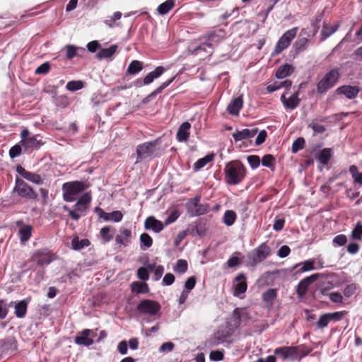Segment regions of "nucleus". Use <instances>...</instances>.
Instances as JSON below:
<instances>
[{"mask_svg":"<svg viewBox=\"0 0 362 362\" xmlns=\"http://www.w3.org/2000/svg\"><path fill=\"white\" fill-rule=\"evenodd\" d=\"M131 235L132 232L130 230L126 228L121 230L119 234L115 238V242L117 245L126 247L130 243Z\"/></svg>","mask_w":362,"mask_h":362,"instance_id":"28","label":"nucleus"},{"mask_svg":"<svg viewBox=\"0 0 362 362\" xmlns=\"http://www.w3.org/2000/svg\"><path fill=\"white\" fill-rule=\"evenodd\" d=\"M33 260L41 267L50 264L55 259L54 255L47 249H40L35 252L32 256Z\"/></svg>","mask_w":362,"mask_h":362,"instance_id":"12","label":"nucleus"},{"mask_svg":"<svg viewBox=\"0 0 362 362\" xmlns=\"http://www.w3.org/2000/svg\"><path fill=\"white\" fill-rule=\"evenodd\" d=\"M50 69L49 64L48 62L43 63L39 66L35 71V74H46L49 72Z\"/></svg>","mask_w":362,"mask_h":362,"instance_id":"54","label":"nucleus"},{"mask_svg":"<svg viewBox=\"0 0 362 362\" xmlns=\"http://www.w3.org/2000/svg\"><path fill=\"white\" fill-rule=\"evenodd\" d=\"M331 156H332L331 148H325L320 152V153L317 156V159L322 164L327 165L328 163Z\"/></svg>","mask_w":362,"mask_h":362,"instance_id":"39","label":"nucleus"},{"mask_svg":"<svg viewBox=\"0 0 362 362\" xmlns=\"http://www.w3.org/2000/svg\"><path fill=\"white\" fill-rule=\"evenodd\" d=\"M161 306L159 303L150 300L144 299L140 301L136 309L141 315L149 317H160Z\"/></svg>","mask_w":362,"mask_h":362,"instance_id":"6","label":"nucleus"},{"mask_svg":"<svg viewBox=\"0 0 362 362\" xmlns=\"http://www.w3.org/2000/svg\"><path fill=\"white\" fill-rule=\"evenodd\" d=\"M276 297V290L270 288L262 294V299L265 302H272Z\"/></svg>","mask_w":362,"mask_h":362,"instance_id":"48","label":"nucleus"},{"mask_svg":"<svg viewBox=\"0 0 362 362\" xmlns=\"http://www.w3.org/2000/svg\"><path fill=\"white\" fill-rule=\"evenodd\" d=\"M110 231L111 228L108 226L101 228L100 233L105 242H109L112 239V235L110 234Z\"/></svg>","mask_w":362,"mask_h":362,"instance_id":"53","label":"nucleus"},{"mask_svg":"<svg viewBox=\"0 0 362 362\" xmlns=\"http://www.w3.org/2000/svg\"><path fill=\"white\" fill-rule=\"evenodd\" d=\"M90 245V242L88 239L79 240L78 238H73L71 241L72 248L75 250H80Z\"/></svg>","mask_w":362,"mask_h":362,"instance_id":"37","label":"nucleus"},{"mask_svg":"<svg viewBox=\"0 0 362 362\" xmlns=\"http://www.w3.org/2000/svg\"><path fill=\"white\" fill-rule=\"evenodd\" d=\"M66 88L69 91H76L83 88V82L81 81H71L67 83Z\"/></svg>","mask_w":362,"mask_h":362,"instance_id":"44","label":"nucleus"},{"mask_svg":"<svg viewBox=\"0 0 362 362\" xmlns=\"http://www.w3.org/2000/svg\"><path fill=\"white\" fill-rule=\"evenodd\" d=\"M249 318V313L246 309L238 308L233 310L232 320L234 327H239L245 325Z\"/></svg>","mask_w":362,"mask_h":362,"instance_id":"14","label":"nucleus"},{"mask_svg":"<svg viewBox=\"0 0 362 362\" xmlns=\"http://www.w3.org/2000/svg\"><path fill=\"white\" fill-rule=\"evenodd\" d=\"M132 289L137 293H145L148 291V285L146 283L135 281L132 284Z\"/></svg>","mask_w":362,"mask_h":362,"instance_id":"42","label":"nucleus"},{"mask_svg":"<svg viewBox=\"0 0 362 362\" xmlns=\"http://www.w3.org/2000/svg\"><path fill=\"white\" fill-rule=\"evenodd\" d=\"M76 47L74 45H66V58L69 59H73L76 55Z\"/></svg>","mask_w":362,"mask_h":362,"instance_id":"59","label":"nucleus"},{"mask_svg":"<svg viewBox=\"0 0 362 362\" xmlns=\"http://www.w3.org/2000/svg\"><path fill=\"white\" fill-rule=\"evenodd\" d=\"M173 81V78L168 80L165 82H163L159 87H158L154 91H153L150 95L149 98H154L158 94L160 93L165 88H167Z\"/></svg>","mask_w":362,"mask_h":362,"instance_id":"47","label":"nucleus"},{"mask_svg":"<svg viewBox=\"0 0 362 362\" xmlns=\"http://www.w3.org/2000/svg\"><path fill=\"white\" fill-rule=\"evenodd\" d=\"M95 211L98 214V216L103 218L105 221H113L115 222H119L123 217V214L120 211H115L112 213H106L99 207H96Z\"/></svg>","mask_w":362,"mask_h":362,"instance_id":"20","label":"nucleus"},{"mask_svg":"<svg viewBox=\"0 0 362 362\" xmlns=\"http://www.w3.org/2000/svg\"><path fill=\"white\" fill-rule=\"evenodd\" d=\"M93 332L91 329H86L83 330L80 335L76 337L74 341L78 345H83L85 346H89L94 343L93 339L88 337V336Z\"/></svg>","mask_w":362,"mask_h":362,"instance_id":"25","label":"nucleus"},{"mask_svg":"<svg viewBox=\"0 0 362 362\" xmlns=\"http://www.w3.org/2000/svg\"><path fill=\"white\" fill-rule=\"evenodd\" d=\"M165 71V69L163 66H158L155 70L147 74L143 79L144 85H149L155 79L159 78Z\"/></svg>","mask_w":362,"mask_h":362,"instance_id":"30","label":"nucleus"},{"mask_svg":"<svg viewBox=\"0 0 362 362\" xmlns=\"http://www.w3.org/2000/svg\"><path fill=\"white\" fill-rule=\"evenodd\" d=\"M214 159V155L213 154H209L206 155L205 157L199 159L194 164V170L195 171H198L201 170L202 168H204L207 163L211 162Z\"/></svg>","mask_w":362,"mask_h":362,"instance_id":"36","label":"nucleus"},{"mask_svg":"<svg viewBox=\"0 0 362 362\" xmlns=\"http://www.w3.org/2000/svg\"><path fill=\"white\" fill-rule=\"evenodd\" d=\"M314 262L315 261L313 259H309L298 264V266L302 265V267L299 269V271L301 272H305L313 270L315 269ZM296 267H298V265H296Z\"/></svg>","mask_w":362,"mask_h":362,"instance_id":"46","label":"nucleus"},{"mask_svg":"<svg viewBox=\"0 0 362 362\" xmlns=\"http://www.w3.org/2000/svg\"><path fill=\"white\" fill-rule=\"evenodd\" d=\"M293 71V67L292 65L285 64L279 67L276 72V76L278 78H284L286 76H290Z\"/></svg>","mask_w":362,"mask_h":362,"instance_id":"33","label":"nucleus"},{"mask_svg":"<svg viewBox=\"0 0 362 362\" xmlns=\"http://www.w3.org/2000/svg\"><path fill=\"white\" fill-rule=\"evenodd\" d=\"M361 89L356 86H341L337 89L338 94L344 95L348 99H354L357 97Z\"/></svg>","mask_w":362,"mask_h":362,"instance_id":"21","label":"nucleus"},{"mask_svg":"<svg viewBox=\"0 0 362 362\" xmlns=\"http://www.w3.org/2000/svg\"><path fill=\"white\" fill-rule=\"evenodd\" d=\"M117 350L122 355L127 354L128 350V344L127 341L123 340L120 341L117 346Z\"/></svg>","mask_w":362,"mask_h":362,"instance_id":"63","label":"nucleus"},{"mask_svg":"<svg viewBox=\"0 0 362 362\" xmlns=\"http://www.w3.org/2000/svg\"><path fill=\"white\" fill-rule=\"evenodd\" d=\"M340 74L337 69H331L325 74L317 84V91L320 94H325L333 88L337 83Z\"/></svg>","mask_w":362,"mask_h":362,"instance_id":"5","label":"nucleus"},{"mask_svg":"<svg viewBox=\"0 0 362 362\" xmlns=\"http://www.w3.org/2000/svg\"><path fill=\"white\" fill-rule=\"evenodd\" d=\"M175 344L173 342L168 341L163 343L159 349L160 352L171 351L173 350Z\"/></svg>","mask_w":362,"mask_h":362,"instance_id":"62","label":"nucleus"},{"mask_svg":"<svg viewBox=\"0 0 362 362\" xmlns=\"http://www.w3.org/2000/svg\"><path fill=\"white\" fill-rule=\"evenodd\" d=\"M16 225L19 228L18 237L21 243L24 244L28 242L33 232V227L30 225L25 224L22 220L16 222Z\"/></svg>","mask_w":362,"mask_h":362,"instance_id":"15","label":"nucleus"},{"mask_svg":"<svg viewBox=\"0 0 362 362\" xmlns=\"http://www.w3.org/2000/svg\"><path fill=\"white\" fill-rule=\"evenodd\" d=\"M137 276L140 279L143 281L148 280L149 278L148 269H146L145 267H140L137 270Z\"/></svg>","mask_w":362,"mask_h":362,"instance_id":"61","label":"nucleus"},{"mask_svg":"<svg viewBox=\"0 0 362 362\" xmlns=\"http://www.w3.org/2000/svg\"><path fill=\"white\" fill-rule=\"evenodd\" d=\"M157 141L145 142L140 144L136 148V163H139L144 159L152 158L156 154L157 150Z\"/></svg>","mask_w":362,"mask_h":362,"instance_id":"8","label":"nucleus"},{"mask_svg":"<svg viewBox=\"0 0 362 362\" xmlns=\"http://www.w3.org/2000/svg\"><path fill=\"white\" fill-rule=\"evenodd\" d=\"M298 31V28L295 27L288 30H287L283 35L280 37L279 41L277 42L272 55H276L280 54L283 50L286 49L291 44L292 40L296 37Z\"/></svg>","mask_w":362,"mask_h":362,"instance_id":"10","label":"nucleus"},{"mask_svg":"<svg viewBox=\"0 0 362 362\" xmlns=\"http://www.w3.org/2000/svg\"><path fill=\"white\" fill-rule=\"evenodd\" d=\"M237 216L235 211L233 210H227L223 215V221L227 226H232Z\"/></svg>","mask_w":362,"mask_h":362,"instance_id":"38","label":"nucleus"},{"mask_svg":"<svg viewBox=\"0 0 362 362\" xmlns=\"http://www.w3.org/2000/svg\"><path fill=\"white\" fill-rule=\"evenodd\" d=\"M270 254V248L265 243H262L254 251L252 262L257 264L264 260Z\"/></svg>","mask_w":362,"mask_h":362,"instance_id":"17","label":"nucleus"},{"mask_svg":"<svg viewBox=\"0 0 362 362\" xmlns=\"http://www.w3.org/2000/svg\"><path fill=\"white\" fill-rule=\"evenodd\" d=\"M180 214L177 211H173L165 219V223H163L165 226H167L173 223H174L179 217Z\"/></svg>","mask_w":362,"mask_h":362,"instance_id":"57","label":"nucleus"},{"mask_svg":"<svg viewBox=\"0 0 362 362\" xmlns=\"http://www.w3.org/2000/svg\"><path fill=\"white\" fill-rule=\"evenodd\" d=\"M305 144V140L302 137L296 139L292 144V151L293 153L298 152L299 150L303 149Z\"/></svg>","mask_w":362,"mask_h":362,"instance_id":"52","label":"nucleus"},{"mask_svg":"<svg viewBox=\"0 0 362 362\" xmlns=\"http://www.w3.org/2000/svg\"><path fill=\"white\" fill-rule=\"evenodd\" d=\"M247 162L252 169H256L259 166L260 158L258 156L252 155L249 156L247 158Z\"/></svg>","mask_w":362,"mask_h":362,"instance_id":"51","label":"nucleus"},{"mask_svg":"<svg viewBox=\"0 0 362 362\" xmlns=\"http://www.w3.org/2000/svg\"><path fill=\"white\" fill-rule=\"evenodd\" d=\"M298 91L295 92L292 94L288 98H286V95L283 94L281 96V101L282 102L284 107L288 110H294L296 109L299 103L300 99L298 98Z\"/></svg>","mask_w":362,"mask_h":362,"instance_id":"19","label":"nucleus"},{"mask_svg":"<svg viewBox=\"0 0 362 362\" xmlns=\"http://www.w3.org/2000/svg\"><path fill=\"white\" fill-rule=\"evenodd\" d=\"M347 241V238L344 235H338L333 239V244L336 246H342L345 245Z\"/></svg>","mask_w":362,"mask_h":362,"instance_id":"58","label":"nucleus"},{"mask_svg":"<svg viewBox=\"0 0 362 362\" xmlns=\"http://www.w3.org/2000/svg\"><path fill=\"white\" fill-rule=\"evenodd\" d=\"M225 182L230 185H237L245 176V168L239 160L228 162L224 168Z\"/></svg>","mask_w":362,"mask_h":362,"instance_id":"1","label":"nucleus"},{"mask_svg":"<svg viewBox=\"0 0 362 362\" xmlns=\"http://www.w3.org/2000/svg\"><path fill=\"white\" fill-rule=\"evenodd\" d=\"M165 226L154 216L148 217L144 222V228L146 230H153L155 233H159L163 230Z\"/></svg>","mask_w":362,"mask_h":362,"instance_id":"23","label":"nucleus"},{"mask_svg":"<svg viewBox=\"0 0 362 362\" xmlns=\"http://www.w3.org/2000/svg\"><path fill=\"white\" fill-rule=\"evenodd\" d=\"M243 101L242 97H238L230 101L228 105L227 110L230 115H238L243 107Z\"/></svg>","mask_w":362,"mask_h":362,"instance_id":"27","label":"nucleus"},{"mask_svg":"<svg viewBox=\"0 0 362 362\" xmlns=\"http://www.w3.org/2000/svg\"><path fill=\"white\" fill-rule=\"evenodd\" d=\"M308 127L311 128L315 133H323L325 132L326 128L324 125L313 122L308 124Z\"/></svg>","mask_w":362,"mask_h":362,"instance_id":"55","label":"nucleus"},{"mask_svg":"<svg viewBox=\"0 0 362 362\" xmlns=\"http://www.w3.org/2000/svg\"><path fill=\"white\" fill-rule=\"evenodd\" d=\"M226 36L223 29L216 28L206 35V42L202 43L194 51L195 54H199L202 51L209 55L212 54L213 45L221 42Z\"/></svg>","mask_w":362,"mask_h":362,"instance_id":"2","label":"nucleus"},{"mask_svg":"<svg viewBox=\"0 0 362 362\" xmlns=\"http://www.w3.org/2000/svg\"><path fill=\"white\" fill-rule=\"evenodd\" d=\"M14 190L22 197H26L30 199H35L37 197L36 192L23 180L16 178Z\"/></svg>","mask_w":362,"mask_h":362,"instance_id":"11","label":"nucleus"},{"mask_svg":"<svg viewBox=\"0 0 362 362\" xmlns=\"http://www.w3.org/2000/svg\"><path fill=\"white\" fill-rule=\"evenodd\" d=\"M191 128V124L185 122L182 123L176 134V139L179 142L186 141L189 136V130Z\"/></svg>","mask_w":362,"mask_h":362,"instance_id":"26","label":"nucleus"},{"mask_svg":"<svg viewBox=\"0 0 362 362\" xmlns=\"http://www.w3.org/2000/svg\"><path fill=\"white\" fill-rule=\"evenodd\" d=\"M286 355L287 358L296 359L298 356V350L297 347L285 346Z\"/></svg>","mask_w":362,"mask_h":362,"instance_id":"49","label":"nucleus"},{"mask_svg":"<svg viewBox=\"0 0 362 362\" xmlns=\"http://www.w3.org/2000/svg\"><path fill=\"white\" fill-rule=\"evenodd\" d=\"M339 27V23H335L334 25H329L326 23H323L322 29L321 30V41H324L329 37H330L332 34H334Z\"/></svg>","mask_w":362,"mask_h":362,"instance_id":"29","label":"nucleus"},{"mask_svg":"<svg viewBox=\"0 0 362 362\" xmlns=\"http://www.w3.org/2000/svg\"><path fill=\"white\" fill-rule=\"evenodd\" d=\"M22 146L26 151H33L38 149L41 146L44 145V142L38 139L39 135L30 136V132L28 129H23L21 133Z\"/></svg>","mask_w":362,"mask_h":362,"instance_id":"7","label":"nucleus"},{"mask_svg":"<svg viewBox=\"0 0 362 362\" xmlns=\"http://www.w3.org/2000/svg\"><path fill=\"white\" fill-rule=\"evenodd\" d=\"M91 200L92 197L90 192H86L80 197L74 204L73 209H69L67 206H64L63 209L68 212L72 219L78 221L82 216L86 214Z\"/></svg>","mask_w":362,"mask_h":362,"instance_id":"3","label":"nucleus"},{"mask_svg":"<svg viewBox=\"0 0 362 362\" xmlns=\"http://www.w3.org/2000/svg\"><path fill=\"white\" fill-rule=\"evenodd\" d=\"M274 160V158L273 156L267 154L262 158V163L265 167L272 168Z\"/></svg>","mask_w":362,"mask_h":362,"instance_id":"60","label":"nucleus"},{"mask_svg":"<svg viewBox=\"0 0 362 362\" xmlns=\"http://www.w3.org/2000/svg\"><path fill=\"white\" fill-rule=\"evenodd\" d=\"M27 311V303L24 300L18 303L15 306V315L17 317H23Z\"/></svg>","mask_w":362,"mask_h":362,"instance_id":"40","label":"nucleus"},{"mask_svg":"<svg viewBox=\"0 0 362 362\" xmlns=\"http://www.w3.org/2000/svg\"><path fill=\"white\" fill-rule=\"evenodd\" d=\"M143 69V63L138 60L132 61L128 66L127 73L135 75Z\"/></svg>","mask_w":362,"mask_h":362,"instance_id":"35","label":"nucleus"},{"mask_svg":"<svg viewBox=\"0 0 362 362\" xmlns=\"http://www.w3.org/2000/svg\"><path fill=\"white\" fill-rule=\"evenodd\" d=\"M21 144H16L13 147L11 148L9 151V156L11 158H13L18 156L21 153L22 147Z\"/></svg>","mask_w":362,"mask_h":362,"instance_id":"56","label":"nucleus"},{"mask_svg":"<svg viewBox=\"0 0 362 362\" xmlns=\"http://www.w3.org/2000/svg\"><path fill=\"white\" fill-rule=\"evenodd\" d=\"M329 322H331L330 316L326 313L319 317L317 325L319 328L322 329L327 327Z\"/></svg>","mask_w":362,"mask_h":362,"instance_id":"50","label":"nucleus"},{"mask_svg":"<svg viewBox=\"0 0 362 362\" xmlns=\"http://www.w3.org/2000/svg\"><path fill=\"white\" fill-rule=\"evenodd\" d=\"M117 49V46L116 45H112L108 48L101 49L97 53L96 57L99 59L110 58L116 52Z\"/></svg>","mask_w":362,"mask_h":362,"instance_id":"34","label":"nucleus"},{"mask_svg":"<svg viewBox=\"0 0 362 362\" xmlns=\"http://www.w3.org/2000/svg\"><path fill=\"white\" fill-rule=\"evenodd\" d=\"M122 14L121 12L116 11L112 16L107 17V18L104 21V23L109 28H113L115 25L116 21L119 20L122 18Z\"/></svg>","mask_w":362,"mask_h":362,"instance_id":"43","label":"nucleus"},{"mask_svg":"<svg viewBox=\"0 0 362 362\" xmlns=\"http://www.w3.org/2000/svg\"><path fill=\"white\" fill-rule=\"evenodd\" d=\"M319 274H313L310 276L305 277L303 279H302L297 286L296 293L298 296L300 297L303 296L307 291L308 287L311 284L315 282L319 278Z\"/></svg>","mask_w":362,"mask_h":362,"instance_id":"16","label":"nucleus"},{"mask_svg":"<svg viewBox=\"0 0 362 362\" xmlns=\"http://www.w3.org/2000/svg\"><path fill=\"white\" fill-rule=\"evenodd\" d=\"M257 133V128L244 129L233 133V138L235 141H239L254 137Z\"/></svg>","mask_w":362,"mask_h":362,"instance_id":"24","label":"nucleus"},{"mask_svg":"<svg viewBox=\"0 0 362 362\" xmlns=\"http://www.w3.org/2000/svg\"><path fill=\"white\" fill-rule=\"evenodd\" d=\"M165 71V69L163 66H158L155 70L147 74L143 79L144 85H149L155 79L159 78Z\"/></svg>","mask_w":362,"mask_h":362,"instance_id":"31","label":"nucleus"},{"mask_svg":"<svg viewBox=\"0 0 362 362\" xmlns=\"http://www.w3.org/2000/svg\"><path fill=\"white\" fill-rule=\"evenodd\" d=\"M188 268L187 262L185 259H178L176 266L174 269L175 272L180 274H184L187 272Z\"/></svg>","mask_w":362,"mask_h":362,"instance_id":"45","label":"nucleus"},{"mask_svg":"<svg viewBox=\"0 0 362 362\" xmlns=\"http://www.w3.org/2000/svg\"><path fill=\"white\" fill-rule=\"evenodd\" d=\"M186 209L191 216H197L206 214L209 211L208 204L200 203V197H196L190 199L186 203Z\"/></svg>","mask_w":362,"mask_h":362,"instance_id":"9","label":"nucleus"},{"mask_svg":"<svg viewBox=\"0 0 362 362\" xmlns=\"http://www.w3.org/2000/svg\"><path fill=\"white\" fill-rule=\"evenodd\" d=\"M247 288L246 277L243 274H239L234 279L233 289L235 296L243 298V295Z\"/></svg>","mask_w":362,"mask_h":362,"instance_id":"13","label":"nucleus"},{"mask_svg":"<svg viewBox=\"0 0 362 362\" xmlns=\"http://www.w3.org/2000/svg\"><path fill=\"white\" fill-rule=\"evenodd\" d=\"M175 6V0H166L157 8V12L160 16L167 14Z\"/></svg>","mask_w":362,"mask_h":362,"instance_id":"32","label":"nucleus"},{"mask_svg":"<svg viewBox=\"0 0 362 362\" xmlns=\"http://www.w3.org/2000/svg\"><path fill=\"white\" fill-rule=\"evenodd\" d=\"M140 243L141 249L145 250L146 249L151 247L153 244V240L148 233H144L140 235Z\"/></svg>","mask_w":362,"mask_h":362,"instance_id":"41","label":"nucleus"},{"mask_svg":"<svg viewBox=\"0 0 362 362\" xmlns=\"http://www.w3.org/2000/svg\"><path fill=\"white\" fill-rule=\"evenodd\" d=\"M16 171L23 178L33 183L36 185H42L43 182L40 175L32 172H29L21 165L17 166Z\"/></svg>","mask_w":362,"mask_h":362,"instance_id":"18","label":"nucleus"},{"mask_svg":"<svg viewBox=\"0 0 362 362\" xmlns=\"http://www.w3.org/2000/svg\"><path fill=\"white\" fill-rule=\"evenodd\" d=\"M196 284V279L194 276L189 277L185 282V287L187 291L194 288Z\"/></svg>","mask_w":362,"mask_h":362,"instance_id":"64","label":"nucleus"},{"mask_svg":"<svg viewBox=\"0 0 362 362\" xmlns=\"http://www.w3.org/2000/svg\"><path fill=\"white\" fill-rule=\"evenodd\" d=\"M308 35L307 30L304 28L302 29L297 40L293 45V48L295 49L296 52H300L307 48V45L310 42V40L308 38Z\"/></svg>","mask_w":362,"mask_h":362,"instance_id":"22","label":"nucleus"},{"mask_svg":"<svg viewBox=\"0 0 362 362\" xmlns=\"http://www.w3.org/2000/svg\"><path fill=\"white\" fill-rule=\"evenodd\" d=\"M90 186L88 181L67 182L62 185L63 199L68 202H74L76 196Z\"/></svg>","mask_w":362,"mask_h":362,"instance_id":"4","label":"nucleus"}]
</instances>
